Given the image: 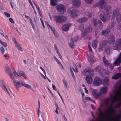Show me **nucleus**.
Instances as JSON below:
<instances>
[{
	"instance_id": "1",
	"label": "nucleus",
	"mask_w": 121,
	"mask_h": 121,
	"mask_svg": "<svg viewBox=\"0 0 121 121\" xmlns=\"http://www.w3.org/2000/svg\"><path fill=\"white\" fill-rule=\"evenodd\" d=\"M109 102L110 99L109 98L105 99L102 103L100 104L99 108L98 110L99 112V115L101 117H102L104 116V115H106V116H107V114L108 115L105 118L106 120H104V121H107V118L109 115L108 113H107V111L105 112L104 114H103L101 109H103V107L106 108H107L108 106ZM100 121H102L101 120Z\"/></svg>"
},
{
	"instance_id": "2",
	"label": "nucleus",
	"mask_w": 121,
	"mask_h": 121,
	"mask_svg": "<svg viewBox=\"0 0 121 121\" xmlns=\"http://www.w3.org/2000/svg\"><path fill=\"white\" fill-rule=\"evenodd\" d=\"M103 61L105 65L107 67H108L111 69H113L114 66H117L119 65L121 62V52L118 55V57L116 59L113 63V65L110 64L105 58V56L103 57Z\"/></svg>"
},
{
	"instance_id": "3",
	"label": "nucleus",
	"mask_w": 121,
	"mask_h": 121,
	"mask_svg": "<svg viewBox=\"0 0 121 121\" xmlns=\"http://www.w3.org/2000/svg\"><path fill=\"white\" fill-rule=\"evenodd\" d=\"M99 6V8L100 12H102V10H107V11L111 10V8L109 5L106 4V1L105 0H99V1L93 6L94 8Z\"/></svg>"
},
{
	"instance_id": "4",
	"label": "nucleus",
	"mask_w": 121,
	"mask_h": 121,
	"mask_svg": "<svg viewBox=\"0 0 121 121\" xmlns=\"http://www.w3.org/2000/svg\"><path fill=\"white\" fill-rule=\"evenodd\" d=\"M112 17L113 19L116 17L117 21L118 22H120L121 20V11L119 8H116L113 10Z\"/></svg>"
},
{
	"instance_id": "5",
	"label": "nucleus",
	"mask_w": 121,
	"mask_h": 121,
	"mask_svg": "<svg viewBox=\"0 0 121 121\" xmlns=\"http://www.w3.org/2000/svg\"><path fill=\"white\" fill-rule=\"evenodd\" d=\"M106 12V14H105L104 12H103L100 14L99 16L100 19L103 22H106L109 20L110 17V14L108 12V11L107 10H105Z\"/></svg>"
},
{
	"instance_id": "6",
	"label": "nucleus",
	"mask_w": 121,
	"mask_h": 121,
	"mask_svg": "<svg viewBox=\"0 0 121 121\" xmlns=\"http://www.w3.org/2000/svg\"><path fill=\"white\" fill-rule=\"evenodd\" d=\"M93 70L91 68H89L84 70L82 72L84 75L93 76L94 74Z\"/></svg>"
},
{
	"instance_id": "7",
	"label": "nucleus",
	"mask_w": 121,
	"mask_h": 121,
	"mask_svg": "<svg viewBox=\"0 0 121 121\" xmlns=\"http://www.w3.org/2000/svg\"><path fill=\"white\" fill-rule=\"evenodd\" d=\"M54 19L57 23H60L65 22L66 19L65 17L63 16H57L54 17Z\"/></svg>"
},
{
	"instance_id": "8",
	"label": "nucleus",
	"mask_w": 121,
	"mask_h": 121,
	"mask_svg": "<svg viewBox=\"0 0 121 121\" xmlns=\"http://www.w3.org/2000/svg\"><path fill=\"white\" fill-rule=\"evenodd\" d=\"M116 46L113 47L112 48L114 50H119L121 47V38L117 39L115 42Z\"/></svg>"
},
{
	"instance_id": "9",
	"label": "nucleus",
	"mask_w": 121,
	"mask_h": 121,
	"mask_svg": "<svg viewBox=\"0 0 121 121\" xmlns=\"http://www.w3.org/2000/svg\"><path fill=\"white\" fill-rule=\"evenodd\" d=\"M56 9L61 13H64L65 11V9L64 5L61 4L56 6Z\"/></svg>"
},
{
	"instance_id": "10",
	"label": "nucleus",
	"mask_w": 121,
	"mask_h": 121,
	"mask_svg": "<svg viewBox=\"0 0 121 121\" xmlns=\"http://www.w3.org/2000/svg\"><path fill=\"white\" fill-rule=\"evenodd\" d=\"M102 82L101 78L99 77H96L94 80L93 85L94 86H99L102 83Z\"/></svg>"
},
{
	"instance_id": "11",
	"label": "nucleus",
	"mask_w": 121,
	"mask_h": 121,
	"mask_svg": "<svg viewBox=\"0 0 121 121\" xmlns=\"http://www.w3.org/2000/svg\"><path fill=\"white\" fill-rule=\"evenodd\" d=\"M91 89H92V94L93 96L95 98L97 99L100 97L101 95L100 93L99 92L97 89H93L92 88Z\"/></svg>"
},
{
	"instance_id": "12",
	"label": "nucleus",
	"mask_w": 121,
	"mask_h": 121,
	"mask_svg": "<svg viewBox=\"0 0 121 121\" xmlns=\"http://www.w3.org/2000/svg\"><path fill=\"white\" fill-rule=\"evenodd\" d=\"M69 13L71 17H76L79 13L78 11H76L74 10L69 11Z\"/></svg>"
},
{
	"instance_id": "13",
	"label": "nucleus",
	"mask_w": 121,
	"mask_h": 121,
	"mask_svg": "<svg viewBox=\"0 0 121 121\" xmlns=\"http://www.w3.org/2000/svg\"><path fill=\"white\" fill-rule=\"evenodd\" d=\"M13 83L17 90H18L19 88L22 86V82H21L20 83L19 82L16 80H13Z\"/></svg>"
},
{
	"instance_id": "14",
	"label": "nucleus",
	"mask_w": 121,
	"mask_h": 121,
	"mask_svg": "<svg viewBox=\"0 0 121 121\" xmlns=\"http://www.w3.org/2000/svg\"><path fill=\"white\" fill-rule=\"evenodd\" d=\"M107 44L106 40H103L99 44V48L98 49L99 51V52L102 51L105 46Z\"/></svg>"
},
{
	"instance_id": "15",
	"label": "nucleus",
	"mask_w": 121,
	"mask_h": 121,
	"mask_svg": "<svg viewBox=\"0 0 121 121\" xmlns=\"http://www.w3.org/2000/svg\"><path fill=\"white\" fill-rule=\"evenodd\" d=\"M92 28L91 27L86 28L85 29L84 32L82 33V37H84L86 35L87 33H91L92 32Z\"/></svg>"
},
{
	"instance_id": "16",
	"label": "nucleus",
	"mask_w": 121,
	"mask_h": 121,
	"mask_svg": "<svg viewBox=\"0 0 121 121\" xmlns=\"http://www.w3.org/2000/svg\"><path fill=\"white\" fill-rule=\"evenodd\" d=\"M78 39L77 37H75L72 38L69 42V46L71 48H73L74 46V42L76 41Z\"/></svg>"
},
{
	"instance_id": "17",
	"label": "nucleus",
	"mask_w": 121,
	"mask_h": 121,
	"mask_svg": "<svg viewBox=\"0 0 121 121\" xmlns=\"http://www.w3.org/2000/svg\"><path fill=\"white\" fill-rule=\"evenodd\" d=\"M108 42L110 44H113L115 42V38L112 34H110L108 39Z\"/></svg>"
},
{
	"instance_id": "18",
	"label": "nucleus",
	"mask_w": 121,
	"mask_h": 121,
	"mask_svg": "<svg viewBox=\"0 0 121 121\" xmlns=\"http://www.w3.org/2000/svg\"><path fill=\"white\" fill-rule=\"evenodd\" d=\"M71 25V24L68 23L65 24L63 25L62 26V30L65 31H67L68 30Z\"/></svg>"
},
{
	"instance_id": "19",
	"label": "nucleus",
	"mask_w": 121,
	"mask_h": 121,
	"mask_svg": "<svg viewBox=\"0 0 121 121\" xmlns=\"http://www.w3.org/2000/svg\"><path fill=\"white\" fill-rule=\"evenodd\" d=\"M95 70L97 71H98L99 72H101V70L104 72V73H105L107 74H108L109 73V72L108 71H106L104 69H101V67L100 66H98L96 68H95Z\"/></svg>"
},
{
	"instance_id": "20",
	"label": "nucleus",
	"mask_w": 121,
	"mask_h": 121,
	"mask_svg": "<svg viewBox=\"0 0 121 121\" xmlns=\"http://www.w3.org/2000/svg\"><path fill=\"white\" fill-rule=\"evenodd\" d=\"M73 3L74 5L76 7H79L81 4L80 0H73Z\"/></svg>"
},
{
	"instance_id": "21",
	"label": "nucleus",
	"mask_w": 121,
	"mask_h": 121,
	"mask_svg": "<svg viewBox=\"0 0 121 121\" xmlns=\"http://www.w3.org/2000/svg\"><path fill=\"white\" fill-rule=\"evenodd\" d=\"M108 87L106 86H104L102 87L100 90V93L101 94H104L106 93L107 91Z\"/></svg>"
},
{
	"instance_id": "22",
	"label": "nucleus",
	"mask_w": 121,
	"mask_h": 121,
	"mask_svg": "<svg viewBox=\"0 0 121 121\" xmlns=\"http://www.w3.org/2000/svg\"><path fill=\"white\" fill-rule=\"evenodd\" d=\"M110 30L109 29H107L106 30H103L101 32V35H103L106 37H108V32H110Z\"/></svg>"
},
{
	"instance_id": "23",
	"label": "nucleus",
	"mask_w": 121,
	"mask_h": 121,
	"mask_svg": "<svg viewBox=\"0 0 121 121\" xmlns=\"http://www.w3.org/2000/svg\"><path fill=\"white\" fill-rule=\"evenodd\" d=\"M88 61L91 64H92L95 61V58L93 56H88L87 57Z\"/></svg>"
},
{
	"instance_id": "24",
	"label": "nucleus",
	"mask_w": 121,
	"mask_h": 121,
	"mask_svg": "<svg viewBox=\"0 0 121 121\" xmlns=\"http://www.w3.org/2000/svg\"><path fill=\"white\" fill-rule=\"evenodd\" d=\"M92 76L91 75H88L86 77V80L87 83L90 84L92 82V80L91 77Z\"/></svg>"
},
{
	"instance_id": "25",
	"label": "nucleus",
	"mask_w": 121,
	"mask_h": 121,
	"mask_svg": "<svg viewBox=\"0 0 121 121\" xmlns=\"http://www.w3.org/2000/svg\"><path fill=\"white\" fill-rule=\"evenodd\" d=\"M98 42V41L97 39H95L92 42V47L93 48L95 49L96 48Z\"/></svg>"
},
{
	"instance_id": "26",
	"label": "nucleus",
	"mask_w": 121,
	"mask_h": 121,
	"mask_svg": "<svg viewBox=\"0 0 121 121\" xmlns=\"http://www.w3.org/2000/svg\"><path fill=\"white\" fill-rule=\"evenodd\" d=\"M2 85L1 86L2 89L5 91H6L7 93L10 95L8 91L6 86V85L5 82L3 81L1 82Z\"/></svg>"
},
{
	"instance_id": "27",
	"label": "nucleus",
	"mask_w": 121,
	"mask_h": 121,
	"mask_svg": "<svg viewBox=\"0 0 121 121\" xmlns=\"http://www.w3.org/2000/svg\"><path fill=\"white\" fill-rule=\"evenodd\" d=\"M121 77V73H118L115 74L112 77V78L116 79Z\"/></svg>"
},
{
	"instance_id": "28",
	"label": "nucleus",
	"mask_w": 121,
	"mask_h": 121,
	"mask_svg": "<svg viewBox=\"0 0 121 121\" xmlns=\"http://www.w3.org/2000/svg\"><path fill=\"white\" fill-rule=\"evenodd\" d=\"M88 20L87 18L84 17L82 18H80L78 20V21L79 23H82Z\"/></svg>"
},
{
	"instance_id": "29",
	"label": "nucleus",
	"mask_w": 121,
	"mask_h": 121,
	"mask_svg": "<svg viewBox=\"0 0 121 121\" xmlns=\"http://www.w3.org/2000/svg\"><path fill=\"white\" fill-rule=\"evenodd\" d=\"M17 73H18V75H19L23 77L25 79H27V78L24 72L22 71H17Z\"/></svg>"
},
{
	"instance_id": "30",
	"label": "nucleus",
	"mask_w": 121,
	"mask_h": 121,
	"mask_svg": "<svg viewBox=\"0 0 121 121\" xmlns=\"http://www.w3.org/2000/svg\"><path fill=\"white\" fill-rule=\"evenodd\" d=\"M4 69L6 73L9 75L12 73L8 65H7V67Z\"/></svg>"
},
{
	"instance_id": "31",
	"label": "nucleus",
	"mask_w": 121,
	"mask_h": 121,
	"mask_svg": "<svg viewBox=\"0 0 121 121\" xmlns=\"http://www.w3.org/2000/svg\"><path fill=\"white\" fill-rule=\"evenodd\" d=\"M22 84V86H24L27 89H31V86L29 84L25 83H23Z\"/></svg>"
},
{
	"instance_id": "32",
	"label": "nucleus",
	"mask_w": 121,
	"mask_h": 121,
	"mask_svg": "<svg viewBox=\"0 0 121 121\" xmlns=\"http://www.w3.org/2000/svg\"><path fill=\"white\" fill-rule=\"evenodd\" d=\"M110 78L109 77H105L103 80V82L104 84L107 83L109 80Z\"/></svg>"
},
{
	"instance_id": "33",
	"label": "nucleus",
	"mask_w": 121,
	"mask_h": 121,
	"mask_svg": "<svg viewBox=\"0 0 121 121\" xmlns=\"http://www.w3.org/2000/svg\"><path fill=\"white\" fill-rule=\"evenodd\" d=\"M15 44L16 48L20 51H22V48L21 47L20 44L18 42Z\"/></svg>"
},
{
	"instance_id": "34",
	"label": "nucleus",
	"mask_w": 121,
	"mask_h": 121,
	"mask_svg": "<svg viewBox=\"0 0 121 121\" xmlns=\"http://www.w3.org/2000/svg\"><path fill=\"white\" fill-rule=\"evenodd\" d=\"M84 14L85 15L87 16L89 18H91L92 16V14L90 13H89L88 11L85 12Z\"/></svg>"
},
{
	"instance_id": "35",
	"label": "nucleus",
	"mask_w": 121,
	"mask_h": 121,
	"mask_svg": "<svg viewBox=\"0 0 121 121\" xmlns=\"http://www.w3.org/2000/svg\"><path fill=\"white\" fill-rule=\"evenodd\" d=\"M73 65L74 68H72L73 70L76 73H78V71L77 67L75 64H73Z\"/></svg>"
},
{
	"instance_id": "36",
	"label": "nucleus",
	"mask_w": 121,
	"mask_h": 121,
	"mask_svg": "<svg viewBox=\"0 0 121 121\" xmlns=\"http://www.w3.org/2000/svg\"><path fill=\"white\" fill-rule=\"evenodd\" d=\"M12 71L13 72V73L15 76L17 77V76H19V75H18V73H17L16 72V70L15 69H13L12 70Z\"/></svg>"
},
{
	"instance_id": "37",
	"label": "nucleus",
	"mask_w": 121,
	"mask_h": 121,
	"mask_svg": "<svg viewBox=\"0 0 121 121\" xmlns=\"http://www.w3.org/2000/svg\"><path fill=\"white\" fill-rule=\"evenodd\" d=\"M29 20L30 24L32 26V28L33 30H34L35 29V27L34 24L32 22V20L31 18H30Z\"/></svg>"
},
{
	"instance_id": "38",
	"label": "nucleus",
	"mask_w": 121,
	"mask_h": 121,
	"mask_svg": "<svg viewBox=\"0 0 121 121\" xmlns=\"http://www.w3.org/2000/svg\"><path fill=\"white\" fill-rule=\"evenodd\" d=\"M98 23L100 26V30H101L102 28L103 27V23L101 21H99L98 22Z\"/></svg>"
},
{
	"instance_id": "39",
	"label": "nucleus",
	"mask_w": 121,
	"mask_h": 121,
	"mask_svg": "<svg viewBox=\"0 0 121 121\" xmlns=\"http://www.w3.org/2000/svg\"><path fill=\"white\" fill-rule=\"evenodd\" d=\"M84 0L87 4H90L92 3L94 0Z\"/></svg>"
},
{
	"instance_id": "40",
	"label": "nucleus",
	"mask_w": 121,
	"mask_h": 121,
	"mask_svg": "<svg viewBox=\"0 0 121 121\" xmlns=\"http://www.w3.org/2000/svg\"><path fill=\"white\" fill-rule=\"evenodd\" d=\"M99 34V31H97L96 30L95 31V36L96 38L98 39Z\"/></svg>"
},
{
	"instance_id": "41",
	"label": "nucleus",
	"mask_w": 121,
	"mask_h": 121,
	"mask_svg": "<svg viewBox=\"0 0 121 121\" xmlns=\"http://www.w3.org/2000/svg\"><path fill=\"white\" fill-rule=\"evenodd\" d=\"M94 23L95 26H96L97 25V22L96 20L93 19L92 21Z\"/></svg>"
},
{
	"instance_id": "42",
	"label": "nucleus",
	"mask_w": 121,
	"mask_h": 121,
	"mask_svg": "<svg viewBox=\"0 0 121 121\" xmlns=\"http://www.w3.org/2000/svg\"><path fill=\"white\" fill-rule=\"evenodd\" d=\"M54 58L55 59L57 63L58 64H59V65H61V63L60 62L59 60H58V59L57 58H56L55 56H54Z\"/></svg>"
},
{
	"instance_id": "43",
	"label": "nucleus",
	"mask_w": 121,
	"mask_h": 121,
	"mask_svg": "<svg viewBox=\"0 0 121 121\" xmlns=\"http://www.w3.org/2000/svg\"><path fill=\"white\" fill-rule=\"evenodd\" d=\"M79 29L81 31H83L84 29V25H80L79 27Z\"/></svg>"
},
{
	"instance_id": "44",
	"label": "nucleus",
	"mask_w": 121,
	"mask_h": 121,
	"mask_svg": "<svg viewBox=\"0 0 121 121\" xmlns=\"http://www.w3.org/2000/svg\"><path fill=\"white\" fill-rule=\"evenodd\" d=\"M48 27H49L52 30L53 32H54L55 31V30L54 28H53V27H52V26H51L50 25H48Z\"/></svg>"
},
{
	"instance_id": "45",
	"label": "nucleus",
	"mask_w": 121,
	"mask_h": 121,
	"mask_svg": "<svg viewBox=\"0 0 121 121\" xmlns=\"http://www.w3.org/2000/svg\"><path fill=\"white\" fill-rule=\"evenodd\" d=\"M4 14L5 16L8 17H10V14L8 13L5 12L4 13Z\"/></svg>"
},
{
	"instance_id": "46",
	"label": "nucleus",
	"mask_w": 121,
	"mask_h": 121,
	"mask_svg": "<svg viewBox=\"0 0 121 121\" xmlns=\"http://www.w3.org/2000/svg\"><path fill=\"white\" fill-rule=\"evenodd\" d=\"M0 49L1 51L2 54H4V48L2 47H1L0 48Z\"/></svg>"
},
{
	"instance_id": "47",
	"label": "nucleus",
	"mask_w": 121,
	"mask_h": 121,
	"mask_svg": "<svg viewBox=\"0 0 121 121\" xmlns=\"http://www.w3.org/2000/svg\"><path fill=\"white\" fill-rule=\"evenodd\" d=\"M88 46V48H89V52H91L92 54H93V52L92 51V49L91 48V47L90 46V45Z\"/></svg>"
},
{
	"instance_id": "48",
	"label": "nucleus",
	"mask_w": 121,
	"mask_h": 121,
	"mask_svg": "<svg viewBox=\"0 0 121 121\" xmlns=\"http://www.w3.org/2000/svg\"><path fill=\"white\" fill-rule=\"evenodd\" d=\"M40 68L42 70V71L43 72V73L45 75V76L46 77V73L45 71V70L41 67H40Z\"/></svg>"
},
{
	"instance_id": "49",
	"label": "nucleus",
	"mask_w": 121,
	"mask_h": 121,
	"mask_svg": "<svg viewBox=\"0 0 121 121\" xmlns=\"http://www.w3.org/2000/svg\"><path fill=\"white\" fill-rule=\"evenodd\" d=\"M70 71L71 72V74L73 77V78H74L75 76H74V74L73 73V72L71 68H70Z\"/></svg>"
},
{
	"instance_id": "50",
	"label": "nucleus",
	"mask_w": 121,
	"mask_h": 121,
	"mask_svg": "<svg viewBox=\"0 0 121 121\" xmlns=\"http://www.w3.org/2000/svg\"><path fill=\"white\" fill-rule=\"evenodd\" d=\"M9 75L10 76L11 78L12 79H13V80H15L14 79V76L13 75L12 73H11L10 74H9Z\"/></svg>"
},
{
	"instance_id": "51",
	"label": "nucleus",
	"mask_w": 121,
	"mask_h": 121,
	"mask_svg": "<svg viewBox=\"0 0 121 121\" xmlns=\"http://www.w3.org/2000/svg\"><path fill=\"white\" fill-rule=\"evenodd\" d=\"M52 88L53 89V90L55 91H57V89L56 86H55L53 84H52Z\"/></svg>"
},
{
	"instance_id": "52",
	"label": "nucleus",
	"mask_w": 121,
	"mask_h": 121,
	"mask_svg": "<svg viewBox=\"0 0 121 121\" xmlns=\"http://www.w3.org/2000/svg\"><path fill=\"white\" fill-rule=\"evenodd\" d=\"M39 13V15L42 17V15L41 13V11L40 9H37Z\"/></svg>"
},
{
	"instance_id": "53",
	"label": "nucleus",
	"mask_w": 121,
	"mask_h": 121,
	"mask_svg": "<svg viewBox=\"0 0 121 121\" xmlns=\"http://www.w3.org/2000/svg\"><path fill=\"white\" fill-rule=\"evenodd\" d=\"M64 84L65 85V86L67 87V86L66 84L67 82L64 79H63L62 80Z\"/></svg>"
},
{
	"instance_id": "54",
	"label": "nucleus",
	"mask_w": 121,
	"mask_h": 121,
	"mask_svg": "<svg viewBox=\"0 0 121 121\" xmlns=\"http://www.w3.org/2000/svg\"><path fill=\"white\" fill-rule=\"evenodd\" d=\"M55 106L56 107V110H59V108L56 103H55Z\"/></svg>"
},
{
	"instance_id": "55",
	"label": "nucleus",
	"mask_w": 121,
	"mask_h": 121,
	"mask_svg": "<svg viewBox=\"0 0 121 121\" xmlns=\"http://www.w3.org/2000/svg\"><path fill=\"white\" fill-rule=\"evenodd\" d=\"M40 20H41V23H42V25L43 26V27L44 28L45 27V26H44V23H43V20H42V19H41V18H40Z\"/></svg>"
},
{
	"instance_id": "56",
	"label": "nucleus",
	"mask_w": 121,
	"mask_h": 121,
	"mask_svg": "<svg viewBox=\"0 0 121 121\" xmlns=\"http://www.w3.org/2000/svg\"><path fill=\"white\" fill-rule=\"evenodd\" d=\"M2 45H3L5 47H6L7 46V44L5 42H3L2 44Z\"/></svg>"
},
{
	"instance_id": "57",
	"label": "nucleus",
	"mask_w": 121,
	"mask_h": 121,
	"mask_svg": "<svg viewBox=\"0 0 121 121\" xmlns=\"http://www.w3.org/2000/svg\"><path fill=\"white\" fill-rule=\"evenodd\" d=\"M54 35L56 37H57L58 36V34L55 31L53 32Z\"/></svg>"
},
{
	"instance_id": "58",
	"label": "nucleus",
	"mask_w": 121,
	"mask_h": 121,
	"mask_svg": "<svg viewBox=\"0 0 121 121\" xmlns=\"http://www.w3.org/2000/svg\"><path fill=\"white\" fill-rule=\"evenodd\" d=\"M85 99L86 100H90L91 101V98L90 97H86L85 98Z\"/></svg>"
},
{
	"instance_id": "59",
	"label": "nucleus",
	"mask_w": 121,
	"mask_h": 121,
	"mask_svg": "<svg viewBox=\"0 0 121 121\" xmlns=\"http://www.w3.org/2000/svg\"><path fill=\"white\" fill-rule=\"evenodd\" d=\"M9 21L11 22L12 23H14V22L13 20V19L12 18H9Z\"/></svg>"
},
{
	"instance_id": "60",
	"label": "nucleus",
	"mask_w": 121,
	"mask_h": 121,
	"mask_svg": "<svg viewBox=\"0 0 121 121\" xmlns=\"http://www.w3.org/2000/svg\"><path fill=\"white\" fill-rule=\"evenodd\" d=\"M105 49L106 52L108 54L109 53L110 51L109 48L108 49H107L106 48H105Z\"/></svg>"
},
{
	"instance_id": "61",
	"label": "nucleus",
	"mask_w": 121,
	"mask_h": 121,
	"mask_svg": "<svg viewBox=\"0 0 121 121\" xmlns=\"http://www.w3.org/2000/svg\"><path fill=\"white\" fill-rule=\"evenodd\" d=\"M57 93H58L59 95V96H60L61 99L62 100V101L63 102V99H62V98L61 96V95H60V93H59V92H58V91H57Z\"/></svg>"
},
{
	"instance_id": "62",
	"label": "nucleus",
	"mask_w": 121,
	"mask_h": 121,
	"mask_svg": "<svg viewBox=\"0 0 121 121\" xmlns=\"http://www.w3.org/2000/svg\"><path fill=\"white\" fill-rule=\"evenodd\" d=\"M34 4H35L36 8L37 9H39V6H38V5L37 4H36L34 2L33 3Z\"/></svg>"
},
{
	"instance_id": "63",
	"label": "nucleus",
	"mask_w": 121,
	"mask_h": 121,
	"mask_svg": "<svg viewBox=\"0 0 121 121\" xmlns=\"http://www.w3.org/2000/svg\"><path fill=\"white\" fill-rule=\"evenodd\" d=\"M34 4H35L36 8L37 9H39V6H38V5L37 4H36L34 2L33 3Z\"/></svg>"
},
{
	"instance_id": "64",
	"label": "nucleus",
	"mask_w": 121,
	"mask_h": 121,
	"mask_svg": "<svg viewBox=\"0 0 121 121\" xmlns=\"http://www.w3.org/2000/svg\"><path fill=\"white\" fill-rule=\"evenodd\" d=\"M84 90L85 92L86 93L88 94V91L86 87L84 88Z\"/></svg>"
}]
</instances>
